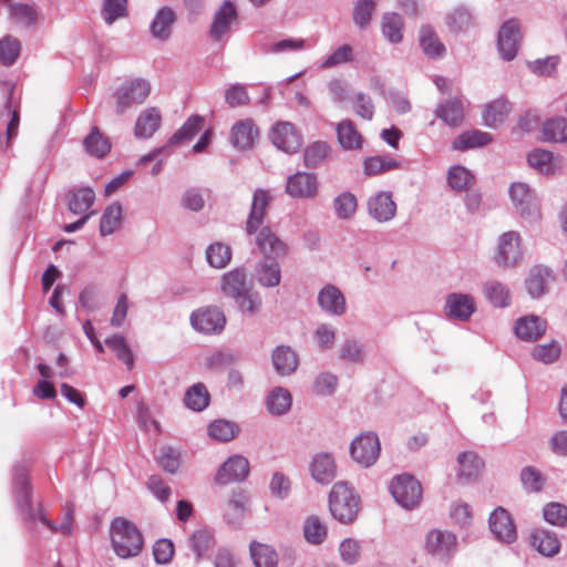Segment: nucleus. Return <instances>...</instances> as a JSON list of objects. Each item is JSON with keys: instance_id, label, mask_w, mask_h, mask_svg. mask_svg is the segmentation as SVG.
Returning <instances> with one entry per match:
<instances>
[{"instance_id": "14", "label": "nucleus", "mask_w": 567, "mask_h": 567, "mask_svg": "<svg viewBox=\"0 0 567 567\" xmlns=\"http://www.w3.org/2000/svg\"><path fill=\"white\" fill-rule=\"evenodd\" d=\"M443 311L450 320L467 321L476 311L475 298L470 293L451 292L445 297Z\"/></svg>"}, {"instance_id": "15", "label": "nucleus", "mask_w": 567, "mask_h": 567, "mask_svg": "<svg viewBox=\"0 0 567 567\" xmlns=\"http://www.w3.org/2000/svg\"><path fill=\"white\" fill-rule=\"evenodd\" d=\"M286 193L292 198H315L319 193L317 176L306 172H298L290 175L287 178Z\"/></svg>"}, {"instance_id": "29", "label": "nucleus", "mask_w": 567, "mask_h": 567, "mask_svg": "<svg viewBox=\"0 0 567 567\" xmlns=\"http://www.w3.org/2000/svg\"><path fill=\"white\" fill-rule=\"evenodd\" d=\"M547 323L538 316L529 315L517 319L515 323L516 336L524 341H536L544 336Z\"/></svg>"}, {"instance_id": "61", "label": "nucleus", "mask_w": 567, "mask_h": 567, "mask_svg": "<svg viewBox=\"0 0 567 567\" xmlns=\"http://www.w3.org/2000/svg\"><path fill=\"white\" fill-rule=\"evenodd\" d=\"M21 43L18 39L7 35L0 40V62L12 65L19 56Z\"/></svg>"}, {"instance_id": "40", "label": "nucleus", "mask_w": 567, "mask_h": 567, "mask_svg": "<svg viewBox=\"0 0 567 567\" xmlns=\"http://www.w3.org/2000/svg\"><path fill=\"white\" fill-rule=\"evenodd\" d=\"M303 537L311 545H321L328 537L327 525L315 515L306 518L303 523Z\"/></svg>"}, {"instance_id": "19", "label": "nucleus", "mask_w": 567, "mask_h": 567, "mask_svg": "<svg viewBox=\"0 0 567 567\" xmlns=\"http://www.w3.org/2000/svg\"><path fill=\"white\" fill-rule=\"evenodd\" d=\"M320 309L333 317H341L347 311L346 298L334 285H326L318 293Z\"/></svg>"}, {"instance_id": "63", "label": "nucleus", "mask_w": 567, "mask_h": 567, "mask_svg": "<svg viewBox=\"0 0 567 567\" xmlns=\"http://www.w3.org/2000/svg\"><path fill=\"white\" fill-rule=\"evenodd\" d=\"M189 544L192 549L195 551L196 557L199 559L210 549L214 544V539L208 530L202 528L192 534Z\"/></svg>"}, {"instance_id": "8", "label": "nucleus", "mask_w": 567, "mask_h": 567, "mask_svg": "<svg viewBox=\"0 0 567 567\" xmlns=\"http://www.w3.org/2000/svg\"><path fill=\"white\" fill-rule=\"evenodd\" d=\"M508 193L512 204L520 217L532 221L540 218L538 197L527 184L522 182L513 183L509 186Z\"/></svg>"}, {"instance_id": "31", "label": "nucleus", "mask_w": 567, "mask_h": 567, "mask_svg": "<svg viewBox=\"0 0 567 567\" xmlns=\"http://www.w3.org/2000/svg\"><path fill=\"white\" fill-rule=\"evenodd\" d=\"M272 365L280 375L292 374L299 364L298 354L288 346H278L271 354Z\"/></svg>"}, {"instance_id": "13", "label": "nucleus", "mask_w": 567, "mask_h": 567, "mask_svg": "<svg viewBox=\"0 0 567 567\" xmlns=\"http://www.w3.org/2000/svg\"><path fill=\"white\" fill-rule=\"evenodd\" d=\"M270 138L278 150L288 154L298 152L302 145L301 134L292 123L286 121L277 122L271 127Z\"/></svg>"}, {"instance_id": "10", "label": "nucleus", "mask_w": 567, "mask_h": 567, "mask_svg": "<svg viewBox=\"0 0 567 567\" xmlns=\"http://www.w3.org/2000/svg\"><path fill=\"white\" fill-rule=\"evenodd\" d=\"M192 327L204 334H218L226 324L224 312L215 306L199 308L190 315Z\"/></svg>"}, {"instance_id": "12", "label": "nucleus", "mask_w": 567, "mask_h": 567, "mask_svg": "<svg viewBox=\"0 0 567 567\" xmlns=\"http://www.w3.org/2000/svg\"><path fill=\"white\" fill-rule=\"evenodd\" d=\"M271 200L272 197L268 190L258 188L254 192L249 214L245 223V233L247 236H252L255 233L259 231L260 228L267 227L265 219Z\"/></svg>"}, {"instance_id": "58", "label": "nucleus", "mask_w": 567, "mask_h": 567, "mask_svg": "<svg viewBox=\"0 0 567 567\" xmlns=\"http://www.w3.org/2000/svg\"><path fill=\"white\" fill-rule=\"evenodd\" d=\"M107 347H110L116 354L117 359L121 360L127 369H132L134 365L133 353L124 337L115 334L105 340Z\"/></svg>"}, {"instance_id": "35", "label": "nucleus", "mask_w": 567, "mask_h": 567, "mask_svg": "<svg viewBox=\"0 0 567 567\" xmlns=\"http://www.w3.org/2000/svg\"><path fill=\"white\" fill-rule=\"evenodd\" d=\"M532 546L542 555L553 557L558 554L560 543L554 533L535 529L530 535Z\"/></svg>"}, {"instance_id": "21", "label": "nucleus", "mask_w": 567, "mask_h": 567, "mask_svg": "<svg viewBox=\"0 0 567 567\" xmlns=\"http://www.w3.org/2000/svg\"><path fill=\"white\" fill-rule=\"evenodd\" d=\"M368 213L379 223L393 219L396 214V204L393 202L391 193L379 192L371 196L368 200Z\"/></svg>"}, {"instance_id": "24", "label": "nucleus", "mask_w": 567, "mask_h": 567, "mask_svg": "<svg viewBox=\"0 0 567 567\" xmlns=\"http://www.w3.org/2000/svg\"><path fill=\"white\" fill-rule=\"evenodd\" d=\"M259 136V131L252 120L245 118L236 122L230 131V143L235 148L248 150Z\"/></svg>"}, {"instance_id": "38", "label": "nucleus", "mask_w": 567, "mask_h": 567, "mask_svg": "<svg viewBox=\"0 0 567 567\" xmlns=\"http://www.w3.org/2000/svg\"><path fill=\"white\" fill-rule=\"evenodd\" d=\"M256 278L258 282L264 287H277L281 280V270L279 264L274 259H271V261H260L256 268Z\"/></svg>"}, {"instance_id": "56", "label": "nucleus", "mask_w": 567, "mask_h": 567, "mask_svg": "<svg viewBox=\"0 0 567 567\" xmlns=\"http://www.w3.org/2000/svg\"><path fill=\"white\" fill-rule=\"evenodd\" d=\"M101 14L107 25L113 24L127 16V0H103Z\"/></svg>"}, {"instance_id": "59", "label": "nucleus", "mask_w": 567, "mask_h": 567, "mask_svg": "<svg viewBox=\"0 0 567 567\" xmlns=\"http://www.w3.org/2000/svg\"><path fill=\"white\" fill-rule=\"evenodd\" d=\"M363 165L367 175H378L399 167V163L388 156L368 157Z\"/></svg>"}, {"instance_id": "1", "label": "nucleus", "mask_w": 567, "mask_h": 567, "mask_svg": "<svg viewBox=\"0 0 567 567\" xmlns=\"http://www.w3.org/2000/svg\"><path fill=\"white\" fill-rule=\"evenodd\" d=\"M361 508V499L349 483L337 482L329 494V511L342 524L352 523Z\"/></svg>"}, {"instance_id": "3", "label": "nucleus", "mask_w": 567, "mask_h": 567, "mask_svg": "<svg viewBox=\"0 0 567 567\" xmlns=\"http://www.w3.org/2000/svg\"><path fill=\"white\" fill-rule=\"evenodd\" d=\"M456 534L449 529L431 528L424 534L423 550L435 563L447 566L458 551Z\"/></svg>"}, {"instance_id": "39", "label": "nucleus", "mask_w": 567, "mask_h": 567, "mask_svg": "<svg viewBox=\"0 0 567 567\" xmlns=\"http://www.w3.org/2000/svg\"><path fill=\"white\" fill-rule=\"evenodd\" d=\"M435 114L449 126H458L464 120V109L460 100H451L437 105Z\"/></svg>"}, {"instance_id": "46", "label": "nucleus", "mask_w": 567, "mask_h": 567, "mask_svg": "<svg viewBox=\"0 0 567 567\" xmlns=\"http://www.w3.org/2000/svg\"><path fill=\"white\" fill-rule=\"evenodd\" d=\"M527 161L532 167L542 174H554L558 167L554 155L545 150H534L528 154Z\"/></svg>"}, {"instance_id": "28", "label": "nucleus", "mask_w": 567, "mask_h": 567, "mask_svg": "<svg viewBox=\"0 0 567 567\" xmlns=\"http://www.w3.org/2000/svg\"><path fill=\"white\" fill-rule=\"evenodd\" d=\"M162 114L161 111L155 107H147L142 111L134 125V135L137 138H150L161 127Z\"/></svg>"}, {"instance_id": "49", "label": "nucleus", "mask_w": 567, "mask_h": 567, "mask_svg": "<svg viewBox=\"0 0 567 567\" xmlns=\"http://www.w3.org/2000/svg\"><path fill=\"white\" fill-rule=\"evenodd\" d=\"M204 118L199 115H192L184 125L169 138V144L177 145L192 140L203 127Z\"/></svg>"}, {"instance_id": "4", "label": "nucleus", "mask_w": 567, "mask_h": 567, "mask_svg": "<svg viewBox=\"0 0 567 567\" xmlns=\"http://www.w3.org/2000/svg\"><path fill=\"white\" fill-rule=\"evenodd\" d=\"M151 89V83L140 78L124 82L113 94L115 113L123 115L131 109L143 104L148 97Z\"/></svg>"}, {"instance_id": "18", "label": "nucleus", "mask_w": 567, "mask_h": 567, "mask_svg": "<svg viewBox=\"0 0 567 567\" xmlns=\"http://www.w3.org/2000/svg\"><path fill=\"white\" fill-rule=\"evenodd\" d=\"M489 529L494 537L503 543L511 544L517 537L515 524L509 513L503 507H497L489 516Z\"/></svg>"}, {"instance_id": "57", "label": "nucleus", "mask_w": 567, "mask_h": 567, "mask_svg": "<svg viewBox=\"0 0 567 567\" xmlns=\"http://www.w3.org/2000/svg\"><path fill=\"white\" fill-rule=\"evenodd\" d=\"M156 460L163 471L175 474L181 465V452L172 446H162Z\"/></svg>"}, {"instance_id": "36", "label": "nucleus", "mask_w": 567, "mask_h": 567, "mask_svg": "<svg viewBox=\"0 0 567 567\" xmlns=\"http://www.w3.org/2000/svg\"><path fill=\"white\" fill-rule=\"evenodd\" d=\"M493 137L489 133L480 130H471L461 133L452 143L455 151H466L470 148L482 147L489 144Z\"/></svg>"}, {"instance_id": "23", "label": "nucleus", "mask_w": 567, "mask_h": 567, "mask_svg": "<svg viewBox=\"0 0 567 567\" xmlns=\"http://www.w3.org/2000/svg\"><path fill=\"white\" fill-rule=\"evenodd\" d=\"M482 293L486 301L494 308H508L513 296L509 287L496 279H489L482 284Z\"/></svg>"}, {"instance_id": "42", "label": "nucleus", "mask_w": 567, "mask_h": 567, "mask_svg": "<svg viewBox=\"0 0 567 567\" xmlns=\"http://www.w3.org/2000/svg\"><path fill=\"white\" fill-rule=\"evenodd\" d=\"M85 151L94 157L102 158L111 151V143L100 130L94 126L91 133L84 138Z\"/></svg>"}, {"instance_id": "32", "label": "nucleus", "mask_w": 567, "mask_h": 567, "mask_svg": "<svg viewBox=\"0 0 567 567\" xmlns=\"http://www.w3.org/2000/svg\"><path fill=\"white\" fill-rule=\"evenodd\" d=\"M512 111V104L504 97L496 99L485 106L483 112L484 124L497 128L503 124Z\"/></svg>"}, {"instance_id": "27", "label": "nucleus", "mask_w": 567, "mask_h": 567, "mask_svg": "<svg viewBox=\"0 0 567 567\" xmlns=\"http://www.w3.org/2000/svg\"><path fill=\"white\" fill-rule=\"evenodd\" d=\"M554 280L553 271L545 266H534L525 280V287L532 298L546 293L549 282Z\"/></svg>"}, {"instance_id": "5", "label": "nucleus", "mask_w": 567, "mask_h": 567, "mask_svg": "<svg viewBox=\"0 0 567 567\" xmlns=\"http://www.w3.org/2000/svg\"><path fill=\"white\" fill-rule=\"evenodd\" d=\"M389 489L395 502L404 509L412 511L421 504L422 486L410 474H401L393 477Z\"/></svg>"}, {"instance_id": "6", "label": "nucleus", "mask_w": 567, "mask_h": 567, "mask_svg": "<svg viewBox=\"0 0 567 567\" xmlns=\"http://www.w3.org/2000/svg\"><path fill=\"white\" fill-rule=\"evenodd\" d=\"M523 257L522 236L518 231L508 230L498 236L494 256L497 266L514 268L522 262Z\"/></svg>"}, {"instance_id": "43", "label": "nucleus", "mask_w": 567, "mask_h": 567, "mask_svg": "<svg viewBox=\"0 0 567 567\" xmlns=\"http://www.w3.org/2000/svg\"><path fill=\"white\" fill-rule=\"evenodd\" d=\"M404 22L400 14L391 12L382 17V34L391 43H400L403 39Z\"/></svg>"}, {"instance_id": "50", "label": "nucleus", "mask_w": 567, "mask_h": 567, "mask_svg": "<svg viewBox=\"0 0 567 567\" xmlns=\"http://www.w3.org/2000/svg\"><path fill=\"white\" fill-rule=\"evenodd\" d=\"M184 403L194 411H203L209 403V394L203 383L192 385L185 393Z\"/></svg>"}, {"instance_id": "52", "label": "nucleus", "mask_w": 567, "mask_h": 567, "mask_svg": "<svg viewBox=\"0 0 567 567\" xmlns=\"http://www.w3.org/2000/svg\"><path fill=\"white\" fill-rule=\"evenodd\" d=\"M543 135L545 141L567 142V121L563 117L546 121L543 126Z\"/></svg>"}, {"instance_id": "17", "label": "nucleus", "mask_w": 567, "mask_h": 567, "mask_svg": "<svg viewBox=\"0 0 567 567\" xmlns=\"http://www.w3.org/2000/svg\"><path fill=\"white\" fill-rule=\"evenodd\" d=\"M248 474V460L241 455H233L220 465L216 473L215 482L219 485L243 482Z\"/></svg>"}, {"instance_id": "34", "label": "nucleus", "mask_w": 567, "mask_h": 567, "mask_svg": "<svg viewBox=\"0 0 567 567\" xmlns=\"http://www.w3.org/2000/svg\"><path fill=\"white\" fill-rule=\"evenodd\" d=\"M338 142L347 151H357L362 147L363 137L350 120H343L337 127Z\"/></svg>"}, {"instance_id": "11", "label": "nucleus", "mask_w": 567, "mask_h": 567, "mask_svg": "<svg viewBox=\"0 0 567 567\" xmlns=\"http://www.w3.org/2000/svg\"><path fill=\"white\" fill-rule=\"evenodd\" d=\"M522 39L523 34L518 20L509 19L501 25L497 38V49L503 60L512 61L516 58Z\"/></svg>"}, {"instance_id": "25", "label": "nucleus", "mask_w": 567, "mask_h": 567, "mask_svg": "<svg viewBox=\"0 0 567 567\" xmlns=\"http://www.w3.org/2000/svg\"><path fill=\"white\" fill-rule=\"evenodd\" d=\"M312 478L320 484H329L337 475L334 457L326 452L316 454L310 463Z\"/></svg>"}, {"instance_id": "33", "label": "nucleus", "mask_w": 567, "mask_h": 567, "mask_svg": "<svg viewBox=\"0 0 567 567\" xmlns=\"http://www.w3.org/2000/svg\"><path fill=\"white\" fill-rule=\"evenodd\" d=\"M291 405V393L285 388L276 386L266 396V408L271 415H285L290 411Z\"/></svg>"}, {"instance_id": "60", "label": "nucleus", "mask_w": 567, "mask_h": 567, "mask_svg": "<svg viewBox=\"0 0 567 567\" xmlns=\"http://www.w3.org/2000/svg\"><path fill=\"white\" fill-rule=\"evenodd\" d=\"M473 175L463 166H453L447 173V183L454 190H464L473 183Z\"/></svg>"}, {"instance_id": "54", "label": "nucleus", "mask_w": 567, "mask_h": 567, "mask_svg": "<svg viewBox=\"0 0 567 567\" xmlns=\"http://www.w3.org/2000/svg\"><path fill=\"white\" fill-rule=\"evenodd\" d=\"M238 433V426L226 420H216L208 425V435L219 442L231 441Z\"/></svg>"}, {"instance_id": "64", "label": "nucleus", "mask_w": 567, "mask_h": 567, "mask_svg": "<svg viewBox=\"0 0 567 567\" xmlns=\"http://www.w3.org/2000/svg\"><path fill=\"white\" fill-rule=\"evenodd\" d=\"M532 355L535 360L543 363H551L560 355V346L556 341L546 344H538L534 348Z\"/></svg>"}, {"instance_id": "55", "label": "nucleus", "mask_w": 567, "mask_h": 567, "mask_svg": "<svg viewBox=\"0 0 567 567\" xmlns=\"http://www.w3.org/2000/svg\"><path fill=\"white\" fill-rule=\"evenodd\" d=\"M330 154V146L328 143L322 141H317L307 146L303 153V161L307 167H317L324 159L328 158Z\"/></svg>"}, {"instance_id": "53", "label": "nucleus", "mask_w": 567, "mask_h": 567, "mask_svg": "<svg viewBox=\"0 0 567 567\" xmlns=\"http://www.w3.org/2000/svg\"><path fill=\"white\" fill-rule=\"evenodd\" d=\"M38 518L39 523L52 533H61L63 535H71L72 533L73 508L71 506H66L63 522L60 525H55L47 518L42 506L38 508Z\"/></svg>"}, {"instance_id": "47", "label": "nucleus", "mask_w": 567, "mask_h": 567, "mask_svg": "<svg viewBox=\"0 0 567 567\" xmlns=\"http://www.w3.org/2000/svg\"><path fill=\"white\" fill-rule=\"evenodd\" d=\"M121 220L122 207L118 203H112L102 214L100 221L101 236H109L113 234L118 228Z\"/></svg>"}, {"instance_id": "20", "label": "nucleus", "mask_w": 567, "mask_h": 567, "mask_svg": "<svg viewBox=\"0 0 567 567\" xmlns=\"http://www.w3.org/2000/svg\"><path fill=\"white\" fill-rule=\"evenodd\" d=\"M444 24L452 34H464L475 25V17L470 8L457 6L444 16Z\"/></svg>"}, {"instance_id": "41", "label": "nucleus", "mask_w": 567, "mask_h": 567, "mask_svg": "<svg viewBox=\"0 0 567 567\" xmlns=\"http://www.w3.org/2000/svg\"><path fill=\"white\" fill-rule=\"evenodd\" d=\"M174 22V11L167 7L162 8L156 13L151 24V32L153 37L159 40H167L171 35V29Z\"/></svg>"}, {"instance_id": "30", "label": "nucleus", "mask_w": 567, "mask_h": 567, "mask_svg": "<svg viewBox=\"0 0 567 567\" xmlns=\"http://www.w3.org/2000/svg\"><path fill=\"white\" fill-rule=\"evenodd\" d=\"M457 480L468 483L476 480L484 466L482 458L474 452H462L457 456Z\"/></svg>"}, {"instance_id": "9", "label": "nucleus", "mask_w": 567, "mask_h": 567, "mask_svg": "<svg viewBox=\"0 0 567 567\" xmlns=\"http://www.w3.org/2000/svg\"><path fill=\"white\" fill-rule=\"evenodd\" d=\"M380 452V441L373 432L360 434L350 444L352 460L365 468L372 466L378 461Z\"/></svg>"}, {"instance_id": "45", "label": "nucleus", "mask_w": 567, "mask_h": 567, "mask_svg": "<svg viewBox=\"0 0 567 567\" xmlns=\"http://www.w3.org/2000/svg\"><path fill=\"white\" fill-rule=\"evenodd\" d=\"M250 556L256 567H276L278 563V556L275 549L268 545L251 542Z\"/></svg>"}, {"instance_id": "7", "label": "nucleus", "mask_w": 567, "mask_h": 567, "mask_svg": "<svg viewBox=\"0 0 567 567\" xmlns=\"http://www.w3.org/2000/svg\"><path fill=\"white\" fill-rule=\"evenodd\" d=\"M14 495L18 509L22 515L25 525L30 529H35L39 523L38 508L42 505L38 504L37 506H33L28 476L23 468L16 470Z\"/></svg>"}, {"instance_id": "37", "label": "nucleus", "mask_w": 567, "mask_h": 567, "mask_svg": "<svg viewBox=\"0 0 567 567\" xmlns=\"http://www.w3.org/2000/svg\"><path fill=\"white\" fill-rule=\"evenodd\" d=\"M419 40L423 52L429 58L439 59L445 54V45L430 25H423L420 29Z\"/></svg>"}, {"instance_id": "16", "label": "nucleus", "mask_w": 567, "mask_h": 567, "mask_svg": "<svg viewBox=\"0 0 567 567\" xmlns=\"http://www.w3.org/2000/svg\"><path fill=\"white\" fill-rule=\"evenodd\" d=\"M252 236L257 249L267 259L277 260L288 252L287 244L270 227H262Z\"/></svg>"}, {"instance_id": "26", "label": "nucleus", "mask_w": 567, "mask_h": 567, "mask_svg": "<svg viewBox=\"0 0 567 567\" xmlns=\"http://www.w3.org/2000/svg\"><path fill=\"white\" fill-rule=\"evenodd\" d=\"M251 288L244 269L236 268L223 275L220 279L221 292L234 300Z\"/></svg>"}, {"instance_id": "62", "label": "nucleus", "mask_w": 567, "mask_h": 567, "mask_svg": "<svg viewBox=\"0 0 567 567\" xmlns=\"http://www.w3.org/2000/svg\"><path fill=\"white\" fill-rule=\"evenodd\" d=\"M240 311L250 316H256L261 309V297L258 292L249 288L240 297L235 299Z\"/></svg>"}, {"instance_id": "51", "label": "nucleus", "mask_w": 567, "mask_h": 567, "mask_svg": "<svg viewBox=\"0 0 567 567\" xmlns=\"http://www.w3.org/2000/svg\"><path fill=\"white\" fill-rule=\"evenodd\" d=\"M208 264L217 269L226 267L231 259L230 247L223 243H214L206 250Z\"/></svg>"}, {"instance_id": "44", "label": "nucleus", "mask_w": 567, "mask_h": 567, "mask_svg": "<svg viewBox=\"0 0 567 567\" xmlns=\"http://www.w3.org/2000/svg\"><path fill=\"white\" fill-rule=\"evenodd\" d=\"M332 207L338 219H352L358 207L357 197L350 192H343L334 197Z\"/></svg>"}, {"instance_id": "2", "label": "nucleus", "mask_w": 567, "mask_h": 567, "mask_svg": "<svg viewBox=\"0 0 567 567\" xmlns=\"http://www.w3.org/2000/svg\"><path fill=\"white\" fill-rule=\"evenodd\" d=\"M111 542L115 554L121 558L137 556L144 540L138 528L126 518L116 517L111 523Z\"/></svg>"}, {"instance_id": "48", "label": "nucleus", "mask_w": 567, "mask_h": 567, "mask_svg": "<svg viewBox=\"0 0 567 567\" xmlns=\"http://www.w3.org/2000/svg\"><path fill=\"white\" fill-rule=\"evenodd\" d=\"M95 194L89 187L80 188L69 194V209L73 214L85 213L93 204Z\"/></svg>"}, {"instance_id": "22", "label": "nucleus", "mask_w": 567, "mask_h": 567, "mask_svg": "<svg viewBox=\"0 0 567 567\" xmlns=\"http://www.w3.org/2000/svg\"><path fill=\"white\" fill-rule=\"evenodd\" d=\"M237 20V10L233 2L225 1L216 11L210 29V37L218 41L230 31L231 24Z\"/></svg>"}]
</instances>
